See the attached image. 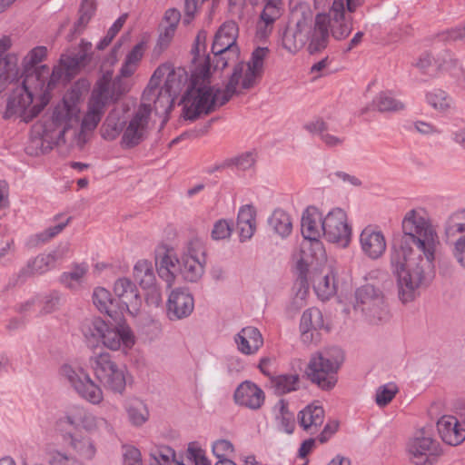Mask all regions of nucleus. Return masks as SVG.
I'll use <instances>...</instances> for the list:
<instances>
[{
  "label": "nucleus",
  "mask_w": 465,
  "mask_h": 465,
  "mask_svg": "<svg viewBox=\"0 0 465 465\" xmlns=\"http://www.w3.org/2000/svg\"><path fill=\"white\" fill-rule=\"evenodd\" d=\"M403 235L390 250V265L397 279L399 299L415 300L428 284L427 275L434 266L440 243L435 226L423 208L408 211L401 223Z\"/></svg>",
  "instance_id": "1"
},
{
  "label": "nucleus",
  "mask_w": 465,
  "mask_h": 465,
  "mask_svg": "<svg viewBox=\"0 0 465 465\" xmlns=\"http://www.w3.org/2000/svg\"><path fill=\"white\" fill-rule=\"evenodd\" d=\"M61 74L60 69L50 74V67L43 65L25 75L9 94L3 117H19L25 123L32 121L46 105L49 93L60 81Z\"/></svg>",
  "instance_id": "2"
},
{
  "label": "nucleus",
  "mask_w": 465,
  "mask_h": 465,
  "mask_svg": "<svg viewBox=\"0 0 465 465\" xmlns=\"http://www.w3.org/2000/svg\"><path fill=\"white\" fill-rule=\"evenodd\" d=\"M242 65L232 72L225 89L213 88L205 84L210 77L208 65L197 67L192 74L191 87L183 98V115L184 119L193 121L202 114H208L216 107L226 104L236 93L239 76Z\"/></svg>",
  "instance_id": "3"
},
{
  "label": "nucleus",
  "mask_w": 465,
  "mask_h": 465,
  "mask_svg": "<svg viewBox=\"0 0 465 465\" xmlns=\"http://www.w3.org/2000/svg\"><path fill=\"white\" fill-rule=\"evenodd\" d=\"M282 46L291 54L303 47L312 54L326 48L325 16L315 15L306 3H298L291 10L289 22L281 35Z\"/></svg>",
  "instance_id": "4"
},
{
  "label": "nucleus",
  "mask_w": 465,
  "mask_h": 465,
  "mask_svg": "<svg viewBox=\"0 0 465 465\" xmlns=\"http://www.w3.org/2000/svg\"><path fill=\"white\" fill-rule=\"evenodd\" d=\"M79 95L75 85L54 108L50 119L35 125V131L44 142L52 145L65 143V134L79 121L80 109L76 104Z\"/></svg>",
  "instance_id": "5"
},
{
  "label": "nucleus",
  "mask_w": 465,
  "mask_h": 465,
  "mask_svg": "<svg viewBox=\"0 0 465 465\" xmlns=\"http://www.w3.org/2000/svg\"><path fill=\"white\" fill-rule=\"evenodd\" d=\"M341 361L329 351L312 355L306 368V375L312 383L322 391L332 390L338 381V371Z\"/></svg>",
  "instance_id": "6"
},
{
  "label": "nucleus",
  "mask_w": 465,
  "mask_h": 465,
  "mask_svg": "<svg viewBox=\"0 0 465 465\" xmlns=\"http://www.w3.org/2000/svg\"><path fill=\"white\" fill-rule=\"evenodd\" d=\"M90 365L100 383L107 390L123 394L126 386V370L119 366L108 352L90 358Z\"/></svg>",
  "instance_id": "7"
},
{
  "label": "nucleus",
  "mask_w": 465,
  "mask_h": 465,
  "mask_svg": "<svg viewBox=\"0 0 465 465\" xmlns=\"http://www.w3.org/2000/svg\"><path fill=\"white\" fill-rule=\"evenodd\" d=\"M165 77L162 89L178 97L183 88L188 82V74L183 67H173L169 63L159 65L153 72L149 84L143 91V99L151 101L157 91L161 80Z\"/></svg>",
  "instance_id": "8"
},
{
  "label": "nucleus",
  "mask_w": 465,
  "mask_h": 465,
  "mask_svg": "<svg viewBox=\"0 0 465 465\" xmlns=\"http://www.w3.org/2000/svg\"><path fill=\"white\" fill-rule=\"evenodd\" d=\"M69 245L60 244L48 253H40L30 258L25 266L14 276V284L24 283L29 278L43 275L54 270L58 262H62L69 253Z\"/></svg>",
  "instance_id": "9"
},
{
  "label": "nucleus",
  "mask_w": 465,
  "mask_h": 465,
  "mask_svg": "<svg viewBox=\"0 0 465 465\" xmlns=\"http://www.w3.org/2000/svg\"><path fill=\"white\" fill-rule=\"evenodd\" d=\"M151 113L150 104H141L130 119L125 122L121 138V146L124 149L134 148L148 137L151 130Z\"/></svg>",
  "instance_id": "10"
},
{
  "label": "nucleus",
  "mask_w": 465,
  "mask_h": 465,
  "mask_svg": "<svg viewBox=\"0 0 465 465\" xmlns=\"http://www.w3.org/2000/svg\"><path fill=\"white\" fill-rule=\"evenodd\" d=\"M345 9L344 0H333L328 13H318L316 15L325 16L326 47L330 36L337 41L346 39L352 31V16Z\"/></svg>",
  "instance_id": "11"
},
{
  "label": "nucleus",
  "mask_w": 465,
  "mask_h": 465,
  "mask_svg": "<svg viewBox=\"0 0 465 465\" xmlns=\"http://www.w3.org/2000/svg\"><path fill=\"white\" fill-rule=\"evenodd\" d=\"M60 373L82 399L94 405L100 404L103 401L104 393L102 389L82 368L64 364L61 367Z\"/></svg>",
  "instance_id": "12"
},
{
  "label": "nucleus",
  "mask_w": 465,
  "mask_h": 465,
  "mask_svg": "<svg viewBox=\"0 0 465 465\" xmlns=\"http://www.w3.org/2000/svg\"><path fill=\"white\" fill-rule=\"evenodd\" d=\"M407 451L415 465H433L441 454L439 441L425 430L417 431L409 440Z\"/></svg>",
  "instance_id": "13"
},
{
  "label": "nucleus",
  "mask_w": 465,
  "mask_h": 465,
  "mask_svg": "<svg viewBox=\"0 0 465 465\" xmlns=\"http://www.w3.org/2000/svg\"><path fill=\"white\" fill-rule=\"evenodd\" d=\"M355 298V310L361 311L371 322H378L386 319L388 311L380 290L371 284H366L356 290Z\"/></svg>",
  "instance_id": "14"
},
{
  "label": "nucleus",
  "mask_w": 465,
  "mask_h": 465,
  "mask_svg": "<svg viewBox=\"0 0 465 465\" xmlns=\"http://www.w3.org/2000/svg\"><path fill=\"white\" fill-rule=\"evenodd\" d=\"M128 91L129 86L124 80L121 77L113 78V73L107 71L96 81L90 99L106 108L118 102Z\"/></svg>",
  "instance_id": "15"
},
{
  "label": "nucleus",
  "mask_w": 465,
  "mask_h": 465,
  "mask_svg": "<svg viewBox=\"0 0 465 465\" xmlns=\"http://www.w3.org/2000/svg\"><path fill=\"white\" fill-rule=\"evenodd\" d=\"M204 262V248L202 242L193 240L181 256L180 274L185 281L196 282L203 275Z\"/></svg>",
  "instance_id": "16"
},
{
  "label": "nucleus",
  "mask_w": 465,
  "mask_h": 465,
  "mask_svg": "<svg viewBox=\"0 0 465 465\" xmlns=\"http://www.w3.org/2000/svg\"><path fill=\"white\" fill-rule=\"evenodd\" d=\"M351 234L347 215L342 209L334 208L324 216L322 236L328 242L345 247L351 241Z\"/></svg>",
  "instance_id": "17"
},
{
  "label": "nucleus",
  "mask_w": 465,
  "mask_h": 465,
  "mask_svg": "<svg viewBox=\"0 0 465 465\" xmlns=\"http://www.w3.org/2000/svg\"><path fill=\"white\" fill-rule=\"evenodd\" d=\"M262 0H250L252 5H258ZM282 15V0H265V5L256 22V37L260 40L267 39L273 31L275 22Z\"/></svg>",
  "instance_id": "18"
},
{
  "label": "nucleus",
  "mask_w": 465,
  "mask_h": 465,
  "mask_svg": "<svg viewBox=\"0 0 465 465\" xmlns=\"http://www.w3.org/2000/svg\"><path fill=\"white\" fill-rule=\"evenodd\" d=\"M323 220L322 213L316 207L310 206L303 212L301 221V232L304 240L319 252L322 251L319 239L322 236Z\"/></svg>",
  "instance_id": "19"
},
{
  "label": "nucleus",
  "mask_w": 465,
  "mask_h": 465,
  "mask_svg": "<svg viewBox=\"0 0 465 465\" xmlns=\"http://www.w3.org/2000/svg\"><path fill=\"white\" fill-rule=\"evenodd\" d=\"M268 54L269 49L267 47L258 46L252 51L248 63L239 62L235 64L233 71L242 65V71L239 76V85L242 88L249 89L254 85L256 79L261 76L263 63Z\"/></svg>",
  "instance_id": "20"
},
{
  "label": "nucleus",
  "mask_w": 465,
  "mask_h": 465,
  "mask_svg": "<svg viewBox=\"0 0 465 465\" xmlns=\"http://www.w3.org/2000/svg\"><path fill=\"white\" fill-rule=\"evenodd\" d=\"M65 420L74 428H82L89 433L97 432L109 426L104 418L95 416L82 406L71 407L66 412Z\"/></svg>",
  "instance_id": "21"
},
{
  "label": "nucleus",
  "mask_w": 465,
  "mask_h": 465,
  "mask_svg": "<svg viewBox=\"0 0 465 465\" xmlns=\"http://www.w3.org/2000/svg\"><path fill=\"white\" fill-rule=\"evenodd\" d=\"M91 50L92 44L82 40L77 50H72L61 55L60 65L50 70V74L54 69H60L62 74L60 79L64 74L70 76L76 74L79 68L84 66L90 60Z\"/></svg>",
  "instance_id": "22"
},
{
  "label": "nucleus",
  "mask_w": 465,
  "mask_h": 465,
  "mask_svg": "<svg viewBox=\"0 0 465 465\" xmlns=\"http://www.w3.org/2000/svg\"><path fill=\"white\" fill-rule=\"evenodd\" d=\"M194 309V299L185 288L171 292L167 301V316L171 321L182 320L191 315Z\"/></svg>",
  "instance_id": "23"
},
{
  "label": "nucleus",
  "mask_w": 465,
  "mask_h": 465,
  "mask_svg": "<svg viewBox=\"0 0 465 465\" xmlns=\"http://www.w3.org/2000/svg\"><path fill=\"white\" fill-rule=\"evenodd\" d=\"M362 252L371 260L381 258L386 251L387 243L384 234L377 228L368 225L360 234Z\"/></svg>",
  "instance_id": "24"
},
{
  "label": "nucleus",
  "mask_w": 465,
  "mask_h": 465,
  "mask_svg": "<svg viewBox=\"0 0 465 465\" xmlns=\"http://www.w3.org/2000/svg\"><path fill=\"white\" fill-rule=\"evenodd\" d=\"M233 400L239 406L256 411L263 405L265 395L257 384L244 381L236 388Z\"/></svg>",
  "instance_id": "25"
},
{
  "label": "nucleus",
  "mask_w": 465,
  "mask_h": 465,
  "mask_svg": "<svg viewBox=\"0 0 465 465\" xmlns=\"http://www.w3.org/2000/svg\"><path fill=\"white\" fill-rule=\"evenodd\" d=\"M239 35L238 25L234 21H226L220 25L215 33L212 44V50L221 52L227 49L232 56L239 46L236 44Z\"/></svg>",
  "instance_id": "26"
},
{
  "label": "nucleus",
  "mask_w": 465,
  "mask_h": 465,
  "mask_svg": "<svg viewBox=\"0 0 465 465\" xmlns=\"http://www.w3.org/2000/svg\"><path fill=\"white\" fill-rule=\"evenodd\" d=\"M437 428L441 440L450 446H457L465 440V424L454 416H442L437 422Z\"/></svg>",
  "instance_id": "27"
},
{
  "label": "nucleus",
  "mask_w": 465,
  "mask_h": 465,
  "mask_svg": "<svg viewBox=\"0 0 465 465\" xmlns=\"http://www.w3.org/2000/svg\"><path fill=\"white\" fill-rule=\"evenodd\" d=\"M101 342L108 349L116 351L124 346L131 348L134 344V338L131 329L126 325H108L104 331Z\"/></svg>",
  "instance_id": "28"
},
{
  "label": "nucleus",
  "mask_w": 465,
  "mask_h": 465,
  "mask_svg": "<svg viewBox=\"0 0 465 465\" xmlns=\"http://www.w3.org/2000/svg\"><path fill=\"white\" fill-rule=\"evenodd\" d=\"M156 265L160 278L171 287L177 273H180L181 258L176 257L173 249H164L163 252H158Z\"/></svg>",
  "instance_id": "29"
},
{
  "label": "nucleus",
  "mask_w": 465,
  "mask_h": 465,
  "mask_svg": "<svg viewBox=\"0 0 465 465\" xmlns=\"http://www.w3.org/2000/svg\"><path fill=\"white\" fill-rule=\"evenodd\" d=\"M238 351L244 355H252L263 344L260 331L253 326L242 328L234 337Z\"/></svg>",
  "instance_id": "30"
},
{
  "label": "nucleus",
  "mask_w": 465,
  "mask_h": 465,
  "mask_svg": "<svg viewBox=\"0 0 465 465\" xmlns=\"http://www.w3.org/2000/svg\"><path fill=\"white\" fill-rule=\"evenodd\" d=\"M324 409L322 405L312 403L304 407L298 413L299 425L306 431L313 434L324 421Z\"/></svg>",
  "instance_id": "31"
},
{
  "label": "nucleus",
  "mask_w": 465,
  "mask_h": 465,
  "mask_svg": "<svg viewBox=\"0 0 465 465\" xmlns=\"http://www.w3.org/2000/svg\"><path fill=\"white\" fill-rule=\"evenodd\" d=\"M312 282L316 295L322 301L329 300L337 292L335 275L330 269L313 272Z\"/></svg>",
  "instance_id": "32"
},
{
  "label": "nucleus",
  "mask_w": 465,
  "mask_h": 465,
  "mask_svg": "<svg viewBox=\"0 0 465 465\" xmlns=\"http://www.w3.org/2000/svg\"><path fill=\"white\" fill-rule=\"evenodd\" d=\"M114 292L128 310H137L141 305V297L137 287L130 279L119 278L114 282Z\"/></svg>",
  "instance_id": "33"
},
{
  "label": "nucleus",
  "mask_w": 465,
  "mask_h": 465,
  "mask_svg": "<svg viewBox=\"0 0 465 465\" xmlns=\"http://www.w3.org/2000/svg\"><path fill=\"white\" fill-rule=\"evenodd\" d=\"M324 326L323 317L322 312L315 307H312L303 312L300 330L302 338L304 341H312L314 336V331H318Z\"/></svg>",
  "instance_id": "34"
},
{
  "label": "nucleus",
  "mask_w": 465,
  "mask_h": 465,
  "mask_svg": "<svg viewBox=\"0 0 465 465\" xmlns=\"http://www.w3.org/2000/svg\"><path fill=\"white\" fill-rule=\"evenodd\" d=\"M129 423L140 428L145 424L150 417L146 403L139 398L127 399L124 405Z\"/></svg>",
  "instance_id": "35"
},
{
  "label": "nucleus",
  "mask_w": 465,
  "mask_h": 465,
  "mask_svg": "<svg viewBox=\"0 0 465 465\" xmlns=\"http://www.w3.org/2000/svg\"><path fill=\"white\" fill-rule=\"evenodd\" d=\"M54 219L58 223L55 225L50 226L38 233L31 235L27 240V246L34 248L48 242L56 235H58L69 224L71 221V217H67L62 220V214L55 215Z\"/></svg>",
  "instance_id": "36"
},
{
  "label": "nucleus",
  "mask_w": 465,
  "mask_h": 465,
  "mask_svg": "<svg viewBox=\"0 0 465 465\" xmlns=\"http://www.w3.org/2000/svg\"><path fill=\"white\" fill-rule=\"evenodd\" d=\"M88 271L89 266L86 262L74 263L70 271L60 275V282L66 288L77 291L84 284Z\"/></svg>",
  "instance_id": "37"
},
{
  "label": "nucleus",
  "mask_w": 465,
  "mask_h": 465,
  "mask_svg": "<svg viewBox=\"0 0 465 465\" xmlns=\"http://www.w3.org/2000/svg\"><path fill=\"white\" fill-rule=\"evenodd\" d=\"M273 414L278 430L287 434H292L295 428V420L285 400L281 399L274 405Z\"/></svg>",
  "instance_id": "38"
},
{
  "label": "nucleus",
  "mask_w": 465,
  "mask_h": 465,
  "mask_svg": "<svg viewBox=\"0 0 465 465\" xmlns=\"http://www.w3.org/2000/svg\"><path fill=\"white\" fill-rule=\"evenodd\" d=\"M237 227L242 242L249 240L255 231V213L251 205L240 208L237 217Z\"/></svg>",
  "instance_id": "39"
},
{
  "label": "nucleus",
  "mask_w": 465,
  "mask_h": 465,
  "mask_svg": "<svg viewBox=\"0 0 465 465\" xmlns=\"http://www.w3.org/2000/svg\"><path fill=\"white\" fill-rule=\"evenodd\" d=\"M107 323L101 318L85 320L82 324V332L89 346H96L101 342Z\"/></svg>",
  "instance_id": "40"
},
{
  "label": "nucleus",
  "mask_w": 465,
  "mask_h": 465,
  "mask_svg": "<svg viewBox=\"0 0 465 465\" xmlns=\"http://www.w3.org/2000/svg\"><path fill=\"white\" fill-rule=\"evenodd\" d=\"M370 108L380 113H395L404 110L405 105L395 99L391 92L382 91L372 99Z\"/></svg>",
  "instance_id": "41"
},
{
  "label": "nucleus",
  "mask_w": 465,
  "mask_h": 465,
  "mask_svg": "<svg viewBox=\"0 0 465 465\" xmlns=\"http://www.w3.org/2000/svg\"><path fill=\"white\" fill-rule=\"evenodd\" d=\"M305 128L312 134L320 136L321 140L328 147H336L343 143L344 138L338 137L329 133V127L322 119H316L305 124Z\"/></svg>",
  "instance_id": "42"
},
{
  "label": "nucleus",
  "mask_w": 465,
  "mask_h": 465,
  "mask_svg": "<svg viewBox=\"0 0 465 465\" xmlns=\"http://www.w3.org/2000/svg\"><path fill=\"white\" fill-rule=\"evenodd\" d=\"M272 386L277 395H284L300 389V376L296 373H286L271 379Z\"/></svg>",
  "instance_id": "43"
},
{
  "label": "nucleus",
  "mask_w": 465,
  "mask_h": 465,
  "mask_svg": "<svg viewBox=\"0 0 465 465\" xmlns=\"http://www.w3.org/2000/svg\"><path fill=\"white\" fill-rule=\"evenodd\" d=\"M125 122L119 112L114 110L108 114L102 127V136L108 141L115 140L120 134H124Z\"/></svg>",
  "instance_id": "44"
},
{
  "label": "nucleus",
  "mask_w": 465,
  "mask_h": 465,
  "mask_svg": "<svg viewBox=\"0 0 465 465\" xmlns=\"http://www.w3.org/2000/svg\"><path fill=\"white\" fill-rule=\"evenodd\" d=\"M176 98L177 96L174 94L162 88H157L154 97L151 101H145L143 98L142 104H150L152 111L154 110L157 114H168L171 112Z\"/></svg>",
  "instance_id": "45"
},
{
  "label": "nucleus",
  "mask_w": 465,
  "mask_h": 465,
  "mask_svg": "<svg viewBox=\"0 0 465 465\" xmlns=\"http://www.w3.org/2000/svg\"><path fill=\"white\" fill-rule=\"evenodd\" d=\"M134 276L143 289H150L154 286L155 275L151 262L139 260L134 268Z\"/></svg>",
  "instance_id": "46"
},
{
  "label": "nucleus",
  "mask_w": 465,
  "mask_h": 465,
  "mask_svg": "<svg viewBox=\"0 0 465 465\" xmlns=\"http://www.w3.org/2000/svg\"><path fill=\"white\" fill-rule=\"evenodd\" d=\"M212 56L208 55L206 57V61L202 66L208 65L210 69L213 67V70H223L229 64H236L238 62L240 48H236V52L233 56L227 53V49L221 52L212 50Z\"/></svg>",
  "instance_id": "47"
},
{
  "label": "nucleus",
  "mask_w": 465,
  "mask_h": 465,
  "mask_svg": "<svg viewBox=\"0 0 465 465\" xmlns=\"http://www.w3.org/2000/svg\"><path fill=\"white\" fill-rule=\"evenodd\" d=\"M268 223L282 238L287 237L292 232V223L291 218L283 210H275L269 217Z\"/></svg>",
  "instance_id": "48"
},
{
  "label": "nucleus",
  "mask_w": 465,
  "mask_h": 465,
  "mask_svg": "<svg viewBox=\"0 0 465 465\" xmlns=\"http://www.w3.org/2000/svg\"><path fill=\"white\" fill-rule=\"evenodd\" d=\"M47 54V48L43 45L36 46L29 51L23 59L24 78L28 74L36 72L42 65L36 66Z\"/></svg>",
  "instance_id": "49"
},
{
  "label": "nucleus",
  "mask_w": 465,
  "mask_h": 465,
  "mask_svg": "<svg viewBox=\"0 0 465 465\" xmlns=\"http://www.w3.org/2000/svg\"><path fill=\"white\" fill-rule=\"evenodd\" d=\"M105 108L99 105L97 102L89 99L87 112L82 120V129L88 131L94 130L100 123Z\"/></svg>",
  "instance_id": "50"
},
{
  "label": "nucleus",
  "mask_w": 465,
  "mask_h": 465,
  "mask_svg": "<svg viewBox=\"0 0 465 465\" xmlns=\"http://www.w3.org/2000/svg\"><path fill=\"white\" fill-rule=\"evenodd\" d=\"M71 446L84 459L91 460L96 452L94 441L88 436H72Z\"/></svg>",
  "instance_id": "51"
},
{
  "label": "nucleus",
  "mask_w": 465,
  "mask_h": 465,
  "mask_svg": "<svg viewBox=\"0 0 465 465\" xmlns=\"http://www.w3.org/2000/svg\"><path fill=\"white\" fill-rule=\"evenodd\" d=\"M427 103L439 112H445L450 108L452 98L441 89H433L426 94Z\"/></svg>",
  "instance_id": "52"
},
{
  "label": "nucleus",
  "mask_w": 465,
  "mask_h": 465,
  "mask_svg": "<svg viewBox=\"0 0 465 465\" xmlns=\"http://www.w3.org/2000/svg\"><path fill=\"white\" fill-rule=\"evenodd\" d=\"M445 233L448 238L459 233L465 234V209L453 213L445 223Z\"/></svg>",
  "instance_id": "53"
},
{
  "label": "nucleus",
  "mask_w": 465,
  "mask_h": 465,
  "mask_svg": "<svg viewBox=\"0 0 465 465\" xmlns=\"http://www.w3.org/2000/svg\"><path fill=\"white\" fill-rule=\"evenodd\" d=\"M96 6L94 0H83L80 9H79V17L74 25V32L76 34H80L87 24L90 22L91 18L94 15Z\"/></svg>",
  "instance_id": "54"
},
{
  "label": "nucleus",
  "mask_w": 465,
  "mask_h": 465,
  "mask_svg": "<svg viewBox=\"0 0 465 465\" xmlns=\"http://www.w3.org/2000/svg\"><path fill=\"white\" fill-rule=\"evenodd\" d=\"M304 245L302 246V256L297 262V270L299 271V281L301 284V289L299 290L295 300L298 298L302 301L307 295L308 292V280H307V272L310 271L312 262L306 257L305 251L303 250Z\"/></svg>",
  "instance_id": "55"
},
{
  "label": "nucleus",
  "mask_w": 465,
  "mask_h": 465,
  "mask_svg": "<svg viewBox=\"0 0 465 465\" xmlns=\"http://www.w3.org/2000/svg\"><path fill=\"white\" fill-rule=\"evenodd\" d=\"M93 302L96 308L108 315H112L113 299L108 290L98 287L93 293Z\"/></svg>",
  "instance_id": "56"
},
{
  "label": "nucleus",
  "mask_w": 465,
  "mask_h": 465,
  "mask_svg": "<svg viewBox=\"0 0 465 465\" xmlns=\"http://www.w3.org/2000/svg\"><path fill=\"white\" fill-rule=\"evenodd\" d=\"M11 45L12 41L9 36L0 37V93L6 88L9 81V75L5 69V54Z\"/></svg>",
  "instance_id": "57"
},
{
  "label": "nucleus",
  "mask_w": 465,
  "mask_h": 465,
  "mask_svg": "<svg viewBox=\"0 0 465 465\" xmlns=\"http://www.w3.org/2000/svg\"><path fill=\"white\" fill-rule=\"evenodd\" d=\"M398 392V387L393 382H389L377 388L375 402L379 407L388 405Z\"/></svg>",
  "instance_id": "58"
},
{
  "label": "nucleus",
  "mask_w": 465,
  "mask_h": 465,
  "mask_svg": "<svg viewBox=\"0 0 465 465\" xmlns=\"http://www.w3.org/2000/svg\"><path fill=\"white\" fill-rule=\"evenodd\" d=\"M436 68L441 71L462 70L460 61L449 51H445L435 61Z\"/></svg>",
  "instance_id": "59"
},
{
  "label": "nucleus",
  "mask_w": 465,
  "mask_h": 465,
  "mask_svg": "<svg viewBox=\"0 0 465 465\" xmlns=\"http://www.w3.org/2000/svg\"><path fill=\"white\" fill-rule=\"evenodd\" d=\"M150 456L152 465H165L174 456V451L168 446H159L152 450Z\"/></svg>",
  "instance_id": "60"
},
{
  "label": "nucleus",
  "mask_w": 465,
  "mask_h": 465,
  "mask_svg": "<svg viewBox=\"0 0 465 465\" xmlns=\"http://www.w3.org/2000/svg\"><path fill=\"white\" fill-rule=\"evenodd\" d=\"M255 156L253 153L247 152L226 161V165H234L240 170H248L254 165Z\"/></svg>",
  "instance_id": "61"
},
{
  "label": "nucleus",
  "mask_w": 465,
  "mask_h": 465,
  "mask_svg": "<svg viewBox=\"0 0 465 465\" xmlns=\"http://www.w3.org/2000/svg\"><path fill=\"white\" fill-rule=\"evenodd\" d=\"M186 457L193 465H212L206 458L204 450L193 444L189 445Z\"/></svg>",
  "instance_id": "62"
},
{
  "label": "nucleus",
  "mask_w": 465,
  "mask_h": 465,
  "mask_svg": "<svg viewBox=\"0 0 465 465\" xmlns=\"http://www.w3.org/2000/svg\"><path fill=\"white\" fill-rule=\"evenodd\" d=\"M213 453L218 460L228 459V456L233 452L234 448L231 441L227 440H218L213 443Z\"/></svg>",
  "instance_id": "63"
},
{
  "label": "nucleus",
  "mask_w": 465,
  "mask_h": 465,
  "mask_svg": "<svg viewBox=\"0 0 465 465\" xmlns=\"http://www.w3.org/2000/svg\"><path fill=\"white\" fill-rule=\"evenodd\" d=\"M49 465H84L80 460L73 456L66 455L60 451H54L50 454Z\"/></svg>",
  "instance_id": "64"
}]
</instances>
